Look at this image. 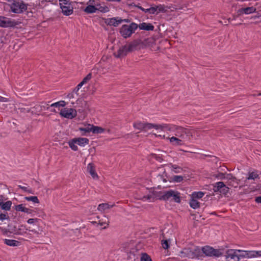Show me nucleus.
<instances>
[{
  "mask_svg": "<svg viewBox=\"0 0 261 261\" xmlns=\"http://www.w3.org/2000/svg\"><path fill=\"white\" fill-rule=\"evenodd\" d=\"M140 43L141 40H134L130 42L128 45H124L122 46L118 50L117 54H115V57L118 58H121L125 57L129 53L136 50Z\"/></svg>",
  "mask_w": 261,
  "mask_h": 261,
  "instance_id": "nucleus-1",
  "label": "nucleus"
},
{
  "mask_svg": "<svg viewBox=\"0 0 261 261\" xmlns=\"http://www.w3.org/2000/svg\"><path fill=\"white\" fill-rule=\"evenodd\" d=\"M187 6L184 2H182V4H179L178 5H172V6H165L159 5L155 6V9H156L155 13L157 14L159 13L162 12L165 13L167 14L170 15V13L174 12L175 11H178L179 10H184L185 8H187Z\"/></svg>",
  "mask_w": 261,
  "mask_h": 261,
  "instance_id": "nucleus-2",
  "label": "nucleus"
},
{
  "mask_svg": "<svg viewBox=\"0 0 261 261\" xmlns=\"http://www.w3.org/2000/svg\"><path fill=\"white\" fill-rule=\"evenodd\" d=\"M138 29L137 24L132 22L130 24H123L119 29V33L123 38L126 39L131 37Z\"/></svg>",
  "mask_w": 261,
  "mask_h": 261,
  "instance_id": "nucleus-3",
  "label": "nucleus"
},
{
  "mask_svg": "<svg viewBox=\"0 0 261 261\" xmlns=\"http://www.w3.org/2000/svg\"><path fill=\"white\" fill-rule=\"evenodd\" d=\"M11 11L16 14H21L27 10L28 4H25L23 1H15L9 5Z\"/></svg>",
  "mask_w": 261,
  "mask_h": 261,
  "instance_id": "nucleus-4",
  "label": "nucleus"
},
{
  "mask_svg": "<svg viewBox=\"0 0 261 261\" xmlns=\"http://www.w3.org/2000/svg\"><path fill=\"white\" fill-rule=\"evenodd\" d=\"M203 255L206 256L220 257L223 255V253L220 249H214L210 246H205L202 247Z\"/></svg>",
  "mask_w": 261,
  "mask_h": 261,
  "instance_id": "nucleus-5",
  "label": "nucleus"
},
{
  "mask_svg": "<svg viewBox=\"0 0 261 261\" xmlns=\"http://www.w3.org/2000/svg\"><path fill=\"white\" fill-rule=\"evenodd\" d=\"M213 190L215 193H219L224 195L225 196L228 197L227 193L229 191V188L222 181H219L213 185Z\"/></svg>",
  "mask_w": 261,
  "mask_h": 261,
  "instance_id": "nucleus-6",
  "label": "nucleus"
},
{
  "mask_svg": "<svg viewBox=\"0 0 261 261\" xmlns=\"http://www.w3.org/2000/svg\"><path fill=\"white\" fill-rule=\"evenodd\" d=\"M133 126L135 128L142 131H147V130L150 129L152 128L158 129L161 127L160 125L159 126L149 123H143L139 121L135 122Z\"/></svg>",
  "mask_w": 261,
  "mask_h": 261,
  "instance_id": "nucleus-7",
  "label": "nucleus"
},
{
  "mask_svg": "<svg viewBox=\"0 0 261 261\" xmlns=\"http://www.w3.org/2000/svg\"><path fill=\"white\" fill-rule=\"evenodd\" d=\"M256 10V8L255 7H248L246 8H242L239 9L237 14L233 15L232 18H228V21L230 22V20H234L237 17H239L243 14H249L254 12Z\"/></svg>",
  "mask_w": 261,
  "mask_h": 261,
  "instance_id": "nucleus-8",
  "label": "nucleus"
},
{
  "mask_svg": "<svg viewBox=\"0 0 261 261\" xmlns=\"http://www.w3.org/2000/svg\"><path fill=\"white\" fill-rule=\"evenodd\" d=\"M60 114L63 117L71 119L76 116L77 112L74 109L65 108L61 110Z\"/></svg>",
  "mask_w": 261,
  "mask_h": 261,
  "instance_id": "nucleus-9",
  "label": "nucleus"
},
{
  "mask_svg": "<svg viewBox=\"0 0 261 261\" xmlns=\"http://www.w3.org/2000/svg\"><path fill=\"white\" fill-rule=\"evenodd\" d=\"M17 24L15 20L0 16V27L2 28L14 27Z\"/></svg>",
  "mask_w": 261,
  "mask_h": 261,
  "instance_id": "nucleus-10",
  "label": "nucleus"
},
{
  "mask_svg": "<svg viewBox=\"0 0 261 261\" xmlns=\"http://www.w3.org/2000/svg\"><path fill=\"white\" fill-rule=\"evenodd\" d=\"M238 250L230 249L226 252V261H239V257Z\"/></svg>",
  "mask_w": 261,
  "mask_h": 261,
  "instance_id": "nucleus-11",
  "label": "nucleus"
},
{
  "mask_svg": "<svg viewBox=\"0 0 261 261\" xmlns=\"http://www.w3.org/2000/svg\"><path fill=\"white\" fill-rule=\"evenodd\" d=\"M105 23L108 25L118 27L121 23L122 18L119 17H113L111 18H104Z\"/></svg>",
  "mask_w": 261,
  "mask_h": 261,
  "instance_id": "nucleus-12",
  "label": "nucleus"
},
{
  "mask_svg": "<svg viewBox=\"0 0 261 261\" xmlns=\"http://www.w3.org/2000/svg\"><path fill=\"white\" fill-rule=\"evenodd\" d=\"M226 180H227L226 184L229 186L237 187L238 185V179L231 173L228 174Z\"/></svg>",
  "mask_w": 261,
  "mask_h": 261,
  "instance_id": "nucleus-13",
  "label": "nucleus"
},
{
  "mask_svg": "<svg viewBox=\"0 0 261 261\" xmlns=\"http://www.w3.org/2000/svg\"><path fill=\"white\" fill-rule=\"evenodd\" d=\"M165 230L166 229L165 228L163 230V232L162 233V235L163 238V240L162 241V245L164 249H168L170 247V244L171 243V239L170 238H168L166 236V234L164 233Z\"/></svg>",
  "mask_w": 261,
  "mask_h": 261,
  "instance_id": "nucleus-14",
  "label": "nucleus"
},
{
  "mask_svg": "<svg viewBox=\"0 0 261 261\" xmlns=\"http://www.w3.org/2000/svg\"><path fill=\"white\" fill-rule=\"evenodd\" d=\"M174 127L176 129L179 130L184 134L180 136V137H181L182 139L184 140L185 139V135H186V137H192V133L190 129L179 126H174Z\"/></svg>",
  "mask_w": 261,
  "mask_h": 261,
  "instance_id": "nucleus-15",
  "label": "nucleus"
},
{
  "mask_svg": "<svg viewBox=\"0 0 261 261\" xmlns=\"http://www.w3.org/2000/svg\"><path fill=\"white\" fill-rule=\"evenodd\" d=\"M180 253L181 257H188L192 259L195 258L193 250L190 248H184Z\"/></svg>",
  "mask_w": 261,
  "mask_h": 261,
  "instance_id": "nucleus-16",
  "label": "nucleus"
},
{
  "mask_svg": "<svg viewBox=\"0 0 261 261\" xmlns=\"http://www.w3.org/2000/svg\"><path fill=\"white\" fill-rule=\"evenodd\" d=\"M138 28L140 30L147 31H153L154 27L150 23L142 22L139 24H137Z\"/></svg>",
  "mask_w": 261,
  "mask_h": 261,
  "instance_id": "nucleus-17",
  "label": "nucleus"
},
{
  "mask_svg": "<svg viewBox=\"0 0 261 261\" xmlns=\"http://www.w3.org/2000/svg\"><path fill=\"white\" fill-rule=\"evenodd\" d=\"M63 14L66 16H69L73 12V8L70 5L60 6Z\"/></svg>",
  "mask_w": 261,
  "mask_h": 261,
  "instance_id": "nucleus-18",
  "label": "nucleus"
},
{
  "mask_svg": "<svg viewBox=\"0 0 261 261\" xmlns=\"http://www.w3.org/2000/svg\"><path fill=\"white\" fill-rule=\"evenodd\" d=\"M8 230H6V232H9L10 233H13L16 235H20L21 236H23V233L25 232L21 228H19L18 229L16 228L15 226L13 228H11V226L8 225Z\"/></svg>",
  "mask_w": 261,
  "mask_h": 261,
  "instance_id": "nucleus-19",
  "label": "nucleus"
},
{
  "mask_svg": "<svg viewBox=\"0 0 261 261\" xmlns=\"http://www.w3.org/2000/svg\"><path fill=\"white\" fill-rule=\"evenodd\" d=\"M87 170L93 178H98V175L95 171V166L92 163H90L88 165Z\"/></svg>",
  "mask_w": 261,
  "mask_h": 261,
  "instance_id": "nucleus-20",
  "label": "nucleus"
},
{
  "mask_svg": "<svg viewBox=\"0 0 261 261\" xmlns=\"http://www.w3.org/2000/svg\"><path fill=\"white\" fill-rule=\"evenodd\" d=\"M171 201H173L175 202L180 203L181 202L180 199V194L177 191H174L172 190V194L171 196Z\"/></svg>",
  "mask_w": 261,
  "mask_h": 261,
  "instance_id": "nucleus-21",
  "label": "nucleus"
},
{
  "mask_svg": "<svg viewBox=\"0 0 261 261\" xmlns=\"http://www.w3.org/2000/svg\"><path fill=\"white\" fill-rule=\"evenodd\" d=\"M170 141L174 146H181L184 145V141L175 137H172L170 138Z\"/></svg>",
  "mask_w": 261,
  "mask_h": 261,
  "instance_id": "nucleus-22",
  "label": "nucleus"
},
{
  "mask_svg": "<svg viewBox=\"0 0 261 261\" xmlns=\"http://www.w3.org/2000/svg\"><path fill=\"white\" fill-rule=\"evenodd\" d=\"M169 178V176L168 175L167 172L165 170L162 174H159L157 175L156 177V180L158 181H163L164 182L168 181V179Z\"/></svg>",
  "mask_w": 261,
  "mask_h": 261,
  "instance_id": "nucleus-23",
  "label": "nucleus"
},
{
  "mask_svg": "<svg viewBox=\"0 0 261 261\" xmlns=\"http://www.w3.org/2000/svg\"><path fill=\"white\" fill-rule=\"evenodd\" d=\"M76 144H77L80 146H84L86 144H89V140L88 139L86 138H74Z\"/></svg>",
  "mask_w": 261,
  "mask_h": 261,
  "instance_id": "nucleus-24",
  "label": "nucleus"
},
{
  "mask_svg": "<svg viewBox=\"0 0 261 261\" xmlns=\"http://www.w3.org/2000/svg\"><path fill=\"white\" fill-rule=\"evenodd\" d=\"M4 243L10 246H18L21 245L20 242L14 240L5 239Z\"/></svg>",
  "mask_w": 261,
  "mask_h": 261,
  "instance_id": "nucleus-25",
  "label": "nucleus"
},
{
  "mask_svg": "<svg viewBox=\"0 0 261 261\" xmlns=\"http://www.w3.org/2000/svg\"><path fill=\"white\" fill-rule=\"evenodd\" d=\"M97 11V7L94 5H88L84 10V11L87 14L94 13Z\"/></svg>",
  "mask_w": 261,
  "mask_h": 261,
  "instance_id": "nucleus-26",
  "label": "nucleus"
},
{
  "mask_svg": "<svg viewBox=\"0 0 261 261\" xmlns=\"http://www.w3.org/2000/svg\"><path fill=\"white\" fill-rule=\"evenodd\" d=\"M193 252L195 258H199L200 257L203 256L202 248L200 249L199 247H195L193 250Z\"/></svg>",
  "mask_w": 261,
  "mask_h": 261,
  "instance_id": "nucleus-27",
  "label": "nucleus"
},
{
  "mask_svg": "<svg viewBox=\"0 0 261 261\" xmlns=\"http://www.w3.org/2000/svg\"><path fill=\"white\" fill-rule=\"evenodd\" d=\"M115 204L110 205L108 203H101L99 204L97 207V210L99 211H102L106 209H110Z\"/></svg>",
  "mask_w": 261,
  "mask_h": 261,
  "instance_id": "nucleus-28",
  "label": "nucleus"
},
{
  "mask_svg": "<svg viewBox=\"0 0 261 261\" xmlns=\"http://www.w3.org/2000/svg\"><path fill=\"white\" fill-rule=\"evenodd\" d=\"M168 179L170 182H180L182 181L184 177L181 175H174L172 177L169 176V178Z\"/></svg>",
  "mask_w": 261,
  "mask_h": 261,
  "instance_id": "nucleus-29",
  "label": "nucleus"
},
{
  "mask_svg": "<svg viewBox=\"0 0 261 261\" xmlns=\"http://www.w3.org/2000/svg\"><path fill=\"white\" fill-rule=\"evenodd\" d=\"M105 130V129L101 127L92 125V132L93 134H101L103 133Z\"/></svg>",
  "mask_w": 261,
  "mask_h": 261,
  "instance_id": "nucleus-30",
  "label": "nucleus"
},
{
  "mask_svg": "<svg viewBox=\"0 0 261 261\" xmlns=\"http://www.w3.org/2000/svg\"><path fill=\"white\" fill-rule=\"evenodd\" d=\"M189 204L192 208L196 209L200 207V202H198L196 199L191 198V199L189 202Z\"/></svg>",
  "mask_w": 261,
  "mask_h": 261,
  "instance_id": "nucleus-31",
  "label": "nucleus"
},
{
  "mask_svg": "<svg viewBox=\"0 0 261 261\" xmlns=\"http://www.w3.org/2000/svg\"><path fill=\"white\" fill-rule=\"evenodd\" d=\"M48 103H50V101L48 102ZM66 105V102L64 100H61L58 102H56L53 103H51L49 105V103L47 104V106H50V107H56V108H59L60 107H63Z\"/></svg>",
  "mask_w": 261,
  "mask_h": 261,
  "instance_id": "nucleus-32",
  "label": "nucleus"
},
{
  "mask_svg": "<svg viewBox=\"0 0 261 261\" xmlns=\"http://www.w3.org/2000/svg\"><path fill=\"white\" fill-rule=\"evenodd\" d=\"M12 202L11 201H7L3 203L1 208L3 210H5L6 211H9L11 209V206L12 205Z\"/></svg>",
  "mask_w": 261,
  "mask_h": 261,
  "instance_id": "nucleus-33",
  "label": "nucleus"
},
{
  "mask_svg": "<svg viewBox=\"0 0 261 261\" xmlns=\"http://www.w3.org/2000/svg\"><path fill=\"white\" fill-rule=\"evenodd\" d=\"M204 194L203 192L199 191V192H194L192 193L191 195V198H194L195 199L201 198Z\"/></svg>",
  "mask_w": 261,
  "mask_h": 261,
  "instance_id": "nucleus-34",
  "label": "nucleus"
},
{
  "mask_svg": "<svg viewBox=\"0 0 261 261\" xmlns=\"http://www.w3.org/2000/svg\"><path fill=\"white\" fill-rule=\"evenodd\" d=\"M172 194V190L164 191V196L163 197L164 201H168L171 200Z\"/></svg>",
  "mask_w": 261,
  "mask_h": 261,
  "instance_id": "nucleus-35",
  "label": "nucleus"
},
{
  "mask_svg": "<svg viewBox=\"0 0 261 261\" xmlns=\"http://www.w3.org/2000/svg\"><path fill=\"white\" fill-rule=\"evenodd\" d=\"M152 194L156 199L163 200V197L164 196V191H154Z\"/></svg>",
  "mask_w": 261,
  "mask_h": 261,
  "instance_id": "nucleus-36",
  "label": "nucleus"
},
{
  "mask_svg": "<svg viewBox=\"0 0 261 261\" xmlns=\"http://www.w3.org/2000/svg\"><path fill=\"white\" fill-rule=\"evenodd\" d=\"M168 165L170 167L172 168V171L174 172L175 173H180L182 170V168L176 165H173V164L170 163V164H168Z\"/></svg>",
  "mask_w": 261,
  "mask_h": 261,
  "instance_id": "nucleus-37",
  "label": "nucleus"
},
{
  "mask_svg": "<svg viewBox=\"0 0 261 261\" xmlns=\"http://www.w3.org/2000/svg\"><path fill=\"white\" fill-rule=\"evenodd\" d=\"M228 173H226L218 172L217 174H214V176L219 179L225 180L226 179L227 175H228Z\"/></svg>",
  "mask_w": 261,
  "mask_h": 261,
  "instance_id": "nucleus-38",
  "label": "nucleus"
},
{
  "mask_svg": "<svg viewBox=\"0 0 261 261\" xmlns=\"http://www.w3.org/2000/svg\"><path fill=\"white\" fill-rule=\"evenodd\" d=\"M75 144L76 142L74 139H73L68 142L69 147L74 151H77L78 150V147L75 145Z\"/></svg>",
  "mask_w": 261,
  "mask_h": 261,
  "instance_id": "nucleus-39",
  "label": "nucleus"
},
{
  "mask_svg": "<svg viewBox=\"0 0 261 261\" xmlns=\"http://www.w3.org/2000/svg\"><path fill=\"white\" fill-rule=\"evenodd\" d=\"M163 154L162 153H151L150 156L152 158L155 159L157 161H159V162H162L163 161V159L162 158Z\"/></svg>",
  "mask_w": 261,
  "mask_h": 261,
  "instance_id": "nucleus-40",
  "label": "nucleus"
},
{
  "mask_svg": "<svg viewBox=\"0 0 261 261\" xmlns=\"http://www.w3.org/2000/svg\"><path fill=\"white\" fill-rule=\"evenodd\" d=\"M24 199L27 201H31L34 203H39V200L37 196H32L29 197H25Z\"/></svg>",
  "mask_w": 261,
  "mask_h": 261,
  "instance_id": "nucleus-41",
  "label": "nucleus"
},
{
  "mask_svg": "<svg viewBox=\"0 0 261 261\" xmlns=\"http://www.w3.org/2000/svg\"><path fill=\"white\" fill-rule=\"evenodd\" d=\"M23 234V238H21L22 239V240H23V241H28L30 239H31L33 238L32 234L30 233V232H27L26 230Z\"/></svg>",
  "mask_w": 261,
  "mask_h": 261,
  "instance_id": "nucleus-42",
  "label": "nucleus"
},
{
  "mask_svg": "<svg viewBox=\"0 0 261 261\" xmlns=\"http://www.w3.org/2000/svg\"><path fill=\"white\" fill-rule=\"evenodd\" d=\"M239 259L241 258H247V251L238 250Z\"/></svg>",
  "mask_w": 261,
  "mask_h": 261,
  "instance_id": "nucleus-43",
  "label": "nucleus"
},
{
  "mask_svg": "<svg viewBox=\"0 0 261 261\" xmlns=\"http://www.w3.org/2000/svg\"><path fill=\"white\" fill-rule=\"evenodd\" d=\"M25 209V207L24 206L23 204H20L18 205H16L14 206V210L17 212H24Z\"/></svg>",
  "mask_w": 261,
  "mask_h": 261,
  "instance_id": "nucleus-44",
  "label": "nucleus"
},
{
  "mask_svg": "<svg viewBox=\"0 0 261 261\" xmlns=\"http://www.w3.org/2000/svg\"><path fill=\"white\" fill-rule=\"evenodd\" d=\"M141 261H152L150 256L146 253H142Z\"/></svg>",
  "mask_w": 261,
  "mask_h": 261,
  "instance_id": "nucleus-45",
  "label": "nucleus"
},
{
  "mask_svg": "<svg viewBox=\"0 0 261 261\" xmlns=\"http://www.w3.org/2000/svg\"><path fill=\"white\" fill-rule=\"evenodd\" d=\"M79 129L81 132H84L85 133L92 132V125L88 124V126L86 127H80Z\"/></svg>",
  "mask_w": 261,
  "mask_h": 261,
  "instance_id": "nucleus-46",
  "label": "nucleus"
},
{
  "mask_svg": "<svg viewBox=\"0 0 261 261\" xmlns=\"http://www.w3.org/2000/svg\"><path fill=\"white\" fill-rule=\"evenodd\" d=\"M259 175L257 174L254 173V172H249V176L247 178V179H253L256 178H259Z\"/></svg>",
  "mask_w": 261,
  "mask_h": 261,
  "instance_id": "nucleus-47",
  "label": "nucleus"
},
{
  "mask_svg": "<svg viewBox=\"0 0 261 261\" xmlns=\"http://www.w3.org/2000/svg\"><path fill=\"white\" fill-rule=\"evenodd\" d=\"M5 220H10V217L7 212L4 213H1L0 214V220L3 221Z\"/></svg>",
  "mask_w": 261,
  "mask_h": 261,
  "instance_id": "nucleus-48",
  "label": "nucleus"
},
{
  "mask_svg": "<svg viewBox=\"0 0 261 261\" xmlns=\"http://www.w3.org/2000/svg\"><path fill=\"white\" fill-rule=\"evenodd\" d=\"M97 11H99L101 13H106L110 11L109 7L107 6H100L98 8H97Z\"/></svg>",
  "mask_w": 261,
  "mask_h": 261,
  "instance_id": "nucleus-49",
  "label": "nucleus"
},
{
  "mask_svg": "<svg viewBox=\"0 0 261 261\" xmlns=\"http://www.w3.org/2000/svg\"><path fill=\"white\" fill-rule=\"evenodd\" d=\"M156 12L155 7H151L148 9H145V13H148L149 14H154Z\"/></svg>",
  "mask_w": 261,
  "mask_h": 261,
  "instance_id": "nucleus-50",
  "label": "nucleus"
},
{
  "mask_svg": "<svg viewBox=\"0 0 261 261\" xmlns=\"http://www.w3.org/2000/svg\"><path fill=\"white\" fill-rule=\"evenodd\" d=\"M92 78V73H88L86 77H85L83 80H82V82L85 84L88 81H89Z\"/></svg>",
  "mask_w": 261,
  "mask_h": 261,
  "instance_id": "nucleus-51",
  "label": "nucleus"
},
{
  "mask_svg": "<svg viewBox=\"0 0 261 261\" xmlns=\"http://www.w3.org/2000/svg\"><path fill=\"white\" fill-rule=\"evenodd\" d=\"M255 257L254 250L247 251V258Z\"/></svg>",
  "mask_w": 261,
  "mask_h": 261,
  "instance_id": "nucleus-52",
  "label": "nucleus"
},
{
  "mask_svg": "<svg viewBox=\"0 0 261 261\" xmlns=\"http://www.w3.org/2000/svg\"><path fill=\"white\" fill-rule=\"evenodd\" d=\"M60 2V6H64V5H71L70 3L68 0H59Z\"/></svg>",
  "mask_w": 261,
  "mask_h": 261,
  "instance_id": "nucleus-53",
  "label": "nucleus"
},
{
  "mask_svg": "<svg viewBox=\"0 0 261 261\" xmlns=\"http://www.w3.org/2000/svg\"><path fill=\"white\" fill-rule=\"evenodd\" d=\"M255 7L256 8V10L261 11V0H258L257 2L255 4Z\"/></svg>",
  "mask_w": 261,
  "mask_h": 261,
  "instance_id": "nucleus-54",
  "label": "nucleus"
},
{
  "mask_svg": "<svg viewBox=\"0 0 261 261\" xmlns=\"http://www.w3.org/2000/svg\"><path fill=\"white\" fill-rule=\"evenodd\" d=\"M38 219H37V218H35V219L30 218V219H28V220L27 221V222L29 224H33L35 222H38Z\"/></svg>",
  "mask_w": 261,
  "mask_h": 261,
  "instance_id": "nucleus-55",
  "label": "nucleus"
},
{
  "mask_svg": "<svg viewBox=\"0 0 261 261\" xmlns=\"http://www.w3.org/2000/svg\"><path fill=\"white\" fill-rule=\"evenodd\" d=\"M98 224H99V225H100V226H103V225H104L106 224L107 225H106V226H105L103 227V229H106V228L107 227L108 225V224L106 222H101V221H100V220L99 221V223H98Z\"/></svg>",
  "mask_w": 261,
  "mask_h": 261,
  "instance_id": "nucleus-56",
  "label": "nucleus"
},
{
  "mask_svg": "<svg viewBox=\"0 0 261 261\" xmlns=\"http://www.w3.org/2000/svg\"><path fill=\"white\" fill-rule=\"evenodd\" d=\"M52 107H50V106H48L46 107V110H49L50 112H55V113H57V111L55 109H53L51 108Z\"/></svg>",
  "mask_w": 261,
  "mask_h": 261,
  "instance_id": "nucleus-57",
  "label": "nucleus"
},
{
  "mask_svg": "<svg viewBox=\"0 0 261 261\" xmlns=\"http://www.w3.org/2000/svg\"><path fill=\"white\" fill-rule=\"evenodd\" d=\"M33 212V210L25 207L24 213H25L27 214H31Z\"/></svg>",
  "mask_w": 261,
  "mask_h": 261,
  "instance_id": "nucleus-58",
  "label": "nucleus"
},
{
  "mask_svg": "<svg viewBox=\"0 0 261 261\" xmlns=\"http://www.w3.org/2000/svg\"><path fill=\"white\" fill-rule=\"evenodd\" d=\"M261 251H255L254 250V255L255 257L257 256H261Z\"/></svg>",
  "mask_w": 261,
  "mask_h": 261,
  "instance_id": "nucleus-59",
  "label": "nucleus"
},
{
  "mask_svg": "<svg viewBox=\"0 0 261 261\" xmlns=\"http://www.w3.org/2000/svg\"><path fill=\"white\" fill-rule=\"evenodd\" d=\"M255 201L257 203H261V196L255 197Z\"/></svg>",
  "mask_w": 261,
  "mask_h": 261,
  "instance_id": "nucleus-60",
  "label": "nucleus"
},
{
  "mask_svg": "<svg viewBox=\"0 0 261 261\" xmlns=\"http://www.w3.org/2000/svg\"><path fill=\"white\" fill-rule=\"evenodd\" d=\"M19 189H22L23 191L27 192L28 191V188L26 187L21 186V185L18 186Z\"/></svg>",
  "mask_w": 261,
  "mask_h": 261,
  "instance_id": "nucleus-61",
  "label": "nucleus"
},
{
  "mask_svg": "<svg viewBox=\"0 0 261 261\" xmlns=\"http://www.w3.org/2000/svg\"><path fill=\"white\" fill-rule=\"evenodd\" d=\"M8 101V99L7 98L3 97L2 96H0V101L1 102H6Z\"/></svg>",
  "mask_w": 261,
  "mask_h": 261,
  "instance_id": "nucleus-62",
  "label": "nucleus"
},
{
  "mask_svg": "<svg viewBox=\"0 0 261 261\" xmlns=\"http://www.w3.org/2000/svg\"><path fill=\"white\" fill-rule=\"evenodd\" d=\"M95 1L94 0H89L87 5H94Z\"/></svg>",
  "mask_w": 261,
  "mask_h": 261,
  "instance_id": "nucleus-63",
  "label": "nucleus"
},
{
  "mask_svg": "<svg viewBox=\"0 0 261 261\" xmlns=\"http://www.w3.org/2000/svg\"><path fill=\"white\" fill-rule=\"evenodd\" d=\"M84 85V84L81 82H80L78 85L76 87V88L77 89H80L82 87V86Z\"/></svg>",
  "mask_w": 261,
  "mask_h": 261,
  "instance_id": "nucleus-64",
  "label": "nucleus"
}]
</instances>
